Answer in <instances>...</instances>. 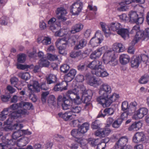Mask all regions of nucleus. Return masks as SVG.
I'll return each instance as SVG.
<instances>
[{
	"mask_svg": "<svg viewBox=\"0 0 149 149\" xmlns=\"http://www.w3.org/2000/svg\"><path fill=\"white\" fill-rule=\"evenodd\" d=\"M87 67L92 70L91 72L93 74L97 76L104 77L109 75L103 68L102 62L99 60H94L90 62L87 65Z\"/></svg>",
	"mask_w": 149,
	"mask_h": 149,
	"instance_id": "f257e3e1",
	"label": "nucleus"
},
{
	"mask_svg": "<svg viewBox=\"0 0 149 149\" xmlns=\"http://www.w3.org/2000/svg\"><path fill=\"white\" fill-rule=\"evenodd\" d=\"M141 16H139L136 12L131 11V23H135L137 25L133 27L131 30V34L136 33L141 31L139 25L143 23L144 18L143 14H141Z\"/></svg>",
	"mask_w": 149,
	"mask_h": 149,
	"instance_id": "f03ea898",
	"label": "nucleus"
},
{
	"mask_svg": "<svg viewBox=\"0 0 149 149\" xmlns=\"http://www.w3.org/2000/svg\"><path fill=\"white\" fill-rule=\"evenodd\" d=\"M111 92V87L109 85L106 84H103L100 87L99 93L100 96L97 98V101L99 103L101 100L108 97Z\"/></svg>",
	"mask_w": 149,
	"mask_h": 149,
	"instance_id": "7ed1b4c3",
	"label": "nucleus"
},
{
	"mask_svg": "<svg viewBox=\"0 0 149 149\" xmlns=\"http://www.w3.org/2000/svg\"><path fill=\"white\" fill-rule=\"evenodd\" d=\"M65 96L72 102H73L77 104L81 103V99L79 95V91L76 88L68 90L65 93Z\"/></svg>",
	"mask_w": 149,
	"mask_h": 149,
	"instance_id": "20e7f679",
	"label": "nucleus"
},
{
	"mask_svg": "<svg viewBox=\"0 0 149 149\" xmlns=\"http://www.w3.org/2000/svg\"><path fill=\"white\" fill-rule=\"evenodd\" d=\"M26 113H27L26 111L25 110H22V109L14 111L10 114L9 118L6 122H4V124L7 125H12V123L14 119L17 118Z\"/></svg>",
	"mask_w": 149,
	"mask_h": 149,
	"instance_id": "39448f33",
	"label": "nucleus"
},
{
	"mask_svg": "<svg viewBox=\"0 0 149 149\" xmlns=\"http://www.w3.org/2000/svg\"><path fill=\"white\" fill-rule=\"evenodd\" d=\"M144 33L142 31H141L136 33L133 40L131 42V54H134L135 52V49L134 46L140 40H146L145 37L144 36Z\"/></svg>",
	"mask_w": 149,
	"mask_h": 149,
	"instance_id": "423d86ee",
	"label": "nucleus"
},
{
	"mask_svg": "<svg viewBox=\"0 0 149 149\" xmlns=\"http://www.w3.org/2000/svg\"><path fill=\"white\" fill-rule=\"evenodd\" d=\"M119 97V95L116 93H113L112 95L101 100L99 103L103 107H108L113 102H115Z\"/></svg>",
	"mask_w": 149,
	"mask_h": 149,
	"instance_id": "0eeeda50",
	"label": "nucleus"
},
{
	"mask_svg": "<svg viewBox=\"0 0 149 149\" xmlns=\"http://www.w3.org/2000/svg\"><path fill=\"white\" fill-rule=\"evenodd\" d=\"M72 104V102L70 101H65L63 105V109L64 110L70 109V111L72 112L76 113H79L81 110V107L77 106H73Z\"/></svg>",
	"mask_w": 149,
	"mask_h": 149,
	"instance_id": "6e6552de",
	"label": "nucleus"
},
{
	"mask_svg": "<svg viewBox=\"0 0 149 149\" xmlns=\"http://www.w3.org/2000/svg\"><path fill=\"white\" fill-rule=\"evenodd\" d=\"M83 4L80 1L78 0L74 2L71 6L70 11L73 15H77L81 11Z\"/></svg>",
	"mask_w": 149,
	"mask_h": 149,
	"instance_id": "1a4fd4ad",
	"label": "nucleus"
},
{
	"mask_svg": "<svg viewBox=\"0 0 149 149\" xmlns=\"http://www.w3.org/2000/svg\"><path fill=\"white\" fill-rule=\"evenodd\" d=\"M130 113L129 111L125 112L122 113L121 115V118H118L114 121L112 124V126L115 128L119 127L123 120L130 115Z\"/></svg>",
	"mask_w": 149,
	"mask_h": 149,
	"instance_id": "9d476101",
	"label": "nucleus"
},
{
	"mask_svg": "<svg viewBox=\"0 0 149 149\" xmlns=\"http://www.w3.org/2000/svg\"><path fill=\"white\" fill-rule=\"evenodd\" d=\"M148 113V109L146 108H141L135 112L132 116L133 119L137 120L142 118Z\"/></svg>",
	"mask_w": 149,
	"mask_h": 149,
	"instance_id": "9b49d317",
	"label": "nucleus"
},
{
	"mask_svg": "<svg viewBox=\"0 0 149 149\" xmlns=\"http://www.w3.org/2000/svg\"><path fill=\"white\" fill-rule=\"evenodd\" d=\"M29 89L31 91L38 93L40 91V87L38 82L36 81H31L30 84L28 85Z\"/></svg>",
	"mask_w": 149,
	"mask_h": 149,
	"instance_id": "f8f14e48",
	"label": "nucleus"
},
{
	"mask_svg": "<svg viewBox=\"0 0 149 149\" xmlns=\"http://www.w3.org/2000/svg\"><path fill=\"white\" fill-rule=\"evenodd\" d=\"M67 13L65 10L64 8L61 7L57 9L56 14L58 19L61 21H65L66 18L65 17V15Z\"/></svg>",
	"mask_w": 149,
	"mask_h": 149,
	"instance_id": "ddd939ff",
	"label": "nucleus"
},
{
	"mask_svg": "<svg viewBox=\"0 0 149 149\" xmlns=\"http://www.w3.org/2000/svg\"><path fill=\"white\" fill-rule=\"evenodd\" d=\"M145 136L143 132H137L133 137L132 141L135 143H138L139 142L144 141Z\"/></svg>",
	"mask_w": 149,
	"mask_h": 149,
	"instance_id": "4468645a",
	"label": "nucleus"
},
{
	"mask_svg": "<svg viewBox=\"0 0 149 149\" xmlns=\"http://www.w3.org/2000/svg\"><path fill=\"white\" fill-rule=\"evenodd\" d=\"M21 108L23 109L22 110H25L27 112V113L24 114V115H27L29 112L27 110H33L34 109L32 103L29 102H21Z\"/></svg>",
	"mask_w": 149,
	"mask_h": 149,
	"instance_id": "2eb2a0df",
	"label": "nucleus"
},
{
	"mask_svg": "<svg viewBox=\"0 0 149 149\" xmlns=\"http://www.w3.org/2000/svg\"><path fill=\"white\" fill-rule=\"evenodd\" d=\"M91 98V95H88L87 91H83L82 96L81 98V100H82L84 103H86V106H88L91 104L90 101Z\"/></svg>",
	"mask_w": 149,
	"mask_h": 149,
	"instance_id": "dca6fc26",
	"label": "nucleus"
},
{
	"mask_svg": "<svg viewBox=\"0 0 149 149\" xmlns=\"http://www.w3.org/2000/svg\"><path fill=\"white\" fill-rule=\"evenodd\" d=\"M115 53L114 50H107L104 53L103 56V60L104 63L106 61H109L114 56Z\"/></svg>",
	"mask_w": 149,
	"mask_h": 149,
	"instance_id": "f3484780",
	"label": "nucleus"
},
{
	"mask_svg": "<svg viewBox=\"0 0 149 149\" xmlns=\"http://www.w3.org/2000/svg\"><path fill=\"white\" fill-rule=\"evenodd\" d=\"M77 71L74 69L70 70L69 72L65 74L64 77V79L66 82L71 81L74 77L76 74Z\"/></svg>",
	"mask_w": 149,
	"mask_h": 149,
	"instance_id": "a211bd4d",
	"label": "nucleus"
},
{
	"mask_svg": "<svg viewBox=\"0 0 149 149\" xmlns=\"http://www.w3.org/2000/svg\"><path fill=\"white\" fill-rule=\"evenodd\" d=\"M84 25L81 23H78L73 25L71 28L70 32L72 34L80 32L83 29Z\"/></svg>",
	"mask_w": 149,
	"mask_h": 149,
	"instance_id": "6ab92c4d",
	"label": "nucleus"
},
{
	"mask_svg": "<svg viewBox=\"0 0 149 149\" xmlns=\"http://www.w3.org/2000/svg\"><path fill=\"white\" fill-rule=\"evenodd\" d=\"M140 63V58L139 56H134L131 60V65L132 67L137 68Z\"/></svg>",
	"mask_w": 149,
	"mask_h": 149,
	"instance_id": "aec40b11",
	"label": "nucleus"
},
{
	"mask_svg": "<svg viewBox=\"0 0 149 149\" xmlns=\"http://www.w3.org/2000/svg\"><path fill=\"white\" fill-rule=\"evenodd\" d=\"M67 39L65 37L58 39L55 42L57 47H59V46L62 47L65 46V48L67 47Z\"/></svg>",
	"mask_w": 149,
	"mask_h": 149,
	"instance_id": "412c9836",
	"label": "nucleus"
},
{
	"mask_svg": "<svg viewBox=\"0 0 149 149\" xmlns=\"http://www.w3.org/2000/svg\"><path fill=\"white\" fill-rule=\"evenodd\" d=\"M113 46L114 49L113 50L117 52H122L125 50L124 46L121 43H115L113 44Z\"/></svg>",
	"mask_w": 149,
	"mask_h": 149,
	"instance_id": "4be33fe9",
	"label": "nucleus"
},
{
	"mask_svg": "<svg viewBox=\"0 0 149 149\" xmlns=\"http://www.w3.org/2000/svg\"><path fill=\"white\" fill-rule=\"evenodd\" d=\"M47 84H50L56 82L57 77L56 76L52 74L47 75L45 77Z\"/></svg>",
	"mask_w": 149,
	"mask_h": 149,
	"instance_id": "5701e85b",
	"label": "nucleus"
},
{
	"mask_svg": "<svg viewBox=\"0 0 149 149\" xmlns=\"http://www.w3.org/2000/svg\"><path fill=\"white\" fill-rule=\"evenodd\" d=\"M114 112V110L112 108H107L105 109L103 111V112L105 114H103L102 112L100 111L97 116V117H104L107 114H108L109 115H111L113 114Z\"/></svg>",
	"mask_w": 149,
	"mask_h": 149,
	"instance_id": "b1692460",
	"label": "nucleus"
},
{
	"mask_svg": "<svg viewBox=\"0 0 149 149\" xmlns=\"http://www.w3.org/2000/svg\"><path fill=\"white\" fill-rule=\"evenodd\" d=\"M120 62L122 65H125L128 63L130 60V56L126 54H122L120 56Z\"/></svg>",
	"mask_w": 149,
	"mask_h": 149,
	"instance_id": "393cba45",
	"label": "nucleus"
},
{
	"mask_svg": "<svg viewBox=\"0 0 149 149\" xmlns=\"http://www.w3.org/2000/svg\"><path fill=\"white\" fill-rule=\"evenodd\" d=\"M117 33L124 38L126 37L128 38H130L129 31L127 29L122 28V27L119 30L117 31Z\"/></svg>",
	"mask_w": 149,
	"mask_h": 149,
	"instance_id": "a878e982",
	"label": "nucleus"
},
{
	"mask_svg": "<svg viewBox=\"0 0 149 149\" xmlns=\"http://www.w3.org/2000/svg\"><path fill=\"white\" fill-rule=\"evenodd\" d=\"M15 142L13 140H7L6 143H0V149H7L8 147H10L14 145Z\"/></svg>",
	"mask_w": 149,
	"mask_h": 149,
	"instance_id": "bb28decb",
	"label": "nucleus"
},
{
	"mask_svg": "<svg viewBox=\"0 0 149 149\" xmlns=\"http://www.w3.org/2000/svg\"><path fill=\"white\" fill-rule=\"evenodd\" d=\"M89 128V124L88 123H84L82 125L79 127V131L81 133V135L82 136L83 134L86 132Z\"/></svg>",
	"mask_w": 149,
	"mask_h": 149,
	"instance_id": "cd10ccee",
	"label": "nucleus"
},
{
	"mask_svg": "<svg viewBox=\"0 0 149 149\" xmlns=\"http://www.w3.org/2000/svg\"><path fill=\"white\" fill-rule=\"evenodd\" d=\"M38 63L41 67H47L49 66L50 63L46 58H42L39 60Z\"/></svg>",
	"mask_w": 149,
	"mask_h": 149,
	"instance_id": "c85d7f7f",
	"label": "nucleus"
},
{
	"mask_svg": "<svg viewBox=\"0 0 149 149\" xmlns=\"http://www.w3.org/2000/svg\"><path fill=\"white\" fill-rule=\"evenodd\" d=\"M58 115L60 117L63 118L65 121L72 119L73 118L72 115L70 113L65 112L64 113H58Z\"/></svg>",
	"mask_w": 149,
	"mask_h": 149,
	"instance_id": "c756f323",
	"label": "nucleus"
},
{
	"mask_svg": "<svg viewBox=\"0 0 149 149\" xmlns=\"http://www.w3.org/2000/svg\"><path fill=\"white\" fill-rule=\"evenodd\" d=\"M100 24L102 29V31L106 34H107V35H106V36L108 37L109 36V34L110 33V29L109 28L105 23L100 22Z\"/></svg>",
	"mask_w": 149,
	"mask_h": 149,
	"instance_id": "7c9ffc66",
	"label": "nucleus"
},
{
	"mask_svg": "<svg viewBox=\"0 0 149 149\" xmlns=\"http://www.w3.org/2000/svg\"><path fill=\"white\" fill-rule=\"evenodd\" d=\"M67 89L66 86H64L62 83H58L54 86V89L55 91H62L63 90H67Z\"/></svg>",
	"mask_w": 149,
	"mask_h": 149,
	"instance_id": "2f4dec72",
	"label": "nucleus"
},
{
	"mask_svg": "<svg viewBox=\"0 0 149 149\" xmlns=\"http://www.w3.org/2000/svg\"><path fill=\"white\" fill-rule=\"evenodd\" d=\"M22 132L21 130H18L17 131L14 132L12 135L13 139H10V140L7 139V140L8 141V140H13L14 141L15 144V140L19 137L22 136Z\"/></svg>",
	"mask_w": 149,
	"mask_h": 149,
	"instance_id": "473e14b6",
	"label": "nucleus"
},
{
	"mask_svg": "<svg viewBox=\"0 0 149 149\" xmlns=\"http://www.w3.org/2000/svg\"><path fill=\"white\" fill-rule=\"evenodd\" d=\"M142 125V124L141 121L135 122L131 125V130L137 131L141 127Z\"/></svg>",
	"mask_w": 149,
	"mask_h": 149,
	"instance_id": "72a5a7b5",
	"label": "nucleus"
},
{
	"mask_svg": "<svg viewBox=\"0 0 149 149\" xmlns=\"http://www.w3.org/2000/svg\"><path fill=\"white\" fill-rule=\"evenodd\" d=\"M101 42V40L98 38H93L90 41V45L93 47L97 46L98 44H100Z\"/></svg>",
	"mask_w": 149,
	"mask_h": 149,
	"instance_id": "f704fd0d",
	"label": "nucleus"
},
{
	"mask_svg": "<svg viewBox=\"0 0 149 149\" xmlns=\"http://www.w3.org/2000/svg\"><path fill=\"white\" fill-rule=\"evenodd\" d=\"M122 27L121 25L119 23H112L111 24L110 28L112 30L116 31L119 30Z\"/></svg>",
	"mask_w": 149,
	"mask_h": 149,
	"instance_id": "c9c22d12",
	"label": "nucleus"
},
{
	"mask_svg": "<svg viewBox=\"0 0 149 149\" xmlns=\"http://www.w3.org/2000/svg\"><path fill=\"white\" fill-rule=\"evenodd\" d=\"M17 75L20 78L25 80L29 79L30 78V74L28 72H20Z\"/></svg>",
	"mask_w": 149,
	"mask_h": 149,
	"instance_id": "e433bc0d",
	"label": "nucleus"
},
{
	"mask_svg": "<svg viewBox=\"0 0 149 149\" xmlns=\"http://www.w3.org/2000/svg\"><path fill=\"white\" fill-rule=\"evenodd\" d=\"M102 52L98 49L93 52L90 55V58L92 59L98 58L102 54Z\"/></svg>",
	"mask_w": 149,
	"mask_h": 149,
	"instance_id": "4c0bfd02",
	"label": "nucleus"
},
{
	"mask_svg": "<svg viewBox=\"0 0 149 149\" xmlns=\"http://www.w3.org/2000/svg\"><path fill=\"white\" fill-rule=\"evenodd\" d=\"M86 44L87 41L86 40L84 39H81L79 41V44L75 46V48L76 49H81L86 46Z\"/></svg>",
	"mask_w": 149,
	"mask_h": 149,
	"instance_id": "58836bf2",
	"label": "nucleus"
},
{
	"mask_svg": "<svg viewBox=\"0 0 149 149\" xmlns=\"http://www.w3.org/2000/svg\"><path fill=\"white\" fill-rule=\"evenodd\" d=\"M149 80V76L148 75L145 74L140 78L139 82L141 84H145L147 83Z\"/></svg>",
	"mask_w": 149,
	"mask_h": 149,
	"instance_id": "ea45409f",
	"label": "nucleus"
},
{
	"mask_svg": "<svg viewBox=\"0 0 149 149\" xmlns=\"http://www.w3.org/2000/svg\"><path fill=\"white\" fill-rule=\"evenodd\" d=\"M47 101L49 104L54 106H55L56 104V99L53 95H51L49 97Z\"/></svg>",
	"mask_w": 149,
	"mask_h": 149,
	"instance_id": "a19ab883",
	"label": "nucleus"
},
{
	"mask_svg": "<svg viewBox=\"0 0 149 149\" xmlns=\"http://www.w3.org/2000/svg\"><path fill=\"white\" fill-rule=\"evenodd\" d=\"M56 21V19L53 17L50 19L48 21V24L50 25V29L52 31L56 29V27L54 25Z\"/></svg>",
	"mask_w": 149,
	"mask_h": 149,
	"instance_id": "79ce46f5",
	"label": "nucleus"
},
{
	"mask_svg": "<svg viewBox=\"0 0 149 149\" xmlns=\"http://www.w3.org/2000/svg\"><path fill=\"white\" fill-rule=\"evenodd\" d=\"M70 68V66L67 64H65L62 65L60 67V70L61 72L64 73H66L67 72Z\"/></svg>",
	"mask_w": 149,
	"mask_h": 149,
	"instance_id": "37998d69",
	"label": "nucleus"
},
{
	"mask_svg": "<svg viewBox=\"0 0 149 149\" xmlns=\"http://www.w3.org/2000/svg\"><path fill=\"white\" fill-rule=\"evenodd\" d=\"M71 134L75 138L82 136L81 133L79 131V128L77 130L76 129L72 130L71 132Z\"/></svg>",
	"mask_w": 149,
	"mask_h": 149,
	"instance_id": "c03bdc74",
	"label": "nucleus"
},
{
	"mask_svg": "<svg viewBox=\"0 0 149 149\" xmlns=\"http://www.w3.org/2000/svg\"><path fill=\"white\" fill-rule=\"evenodd\" d=\"M10 81L11 84L13 86L17 88L18 90H21V88H18L16 86L18 81V79L17 78L15 77H13L11 78Z\"/></svg>",
	"mask_w": 149,
	"mask_h": 149,
	"instance_id": "a18cd8bd",
	"label": "nucleus"
},
{
	"mask_svg": "<svg viewBox=\"0 0 149 149\" xmlns=\"http://www.w3.org/2000/svg\"><path fill=\"white\" fill-rule=\"evenodd\" d=\"M28 138L26 137H24L19 139V144L23 146L26 145L28 143Z\"/></svg>",
	"mask_w": 149,
	"mask_h": 149,
	"instance_id": "49530a36",
	"label": "nucleus"
},
{
	"mask_svg": "<svg viewBox=\"0 0 149 149\" xmlns=\"http://www.w3.org/2000/svg\"><path fill=\"white\" fill-rule=\"evenodd\" d=\"M26 58V56L25 54H19L18 55V61L20 63H23L25 61Z\"/></svg>",
	"mask_w": 149,
	"mask_h": 149,
	"instance_id": "de8ad7c7",
	"label": "nucleus"
},
{
	"mask_svg": "<svg viewBox=\"0 0 149 149\" xmlns=\"http://www.w3.org/2000/svg\"><path fill=\"white\" fill-rule=\"evenodd\" d=\"M19 108H21V102L19 103L13 104L9 107V109L10 110H16Z\"/></svg>",
	"mask_w": 149,
	"mask_h": 149,
	"instance_id": "09e8293b",
	"label": "nucleus"
},
{
	"mask_svg": "<svg viewBox=\"0 0 149 149\" xmlns=\"http://www.w3.org/2000/svg\"><path fill=\"white\" fill-rule=\"evenodd\" d=\"M105 63H109L110 65L112 66H114L118 64V61L116 58L115 57L111 59L109 61H106Z\"/></svg>",
	"mask_w": 149,
	"mask_h": 149,
	"instance_id": "8fccbe9b",
	"label": "nucleus"
},
{
	"mask_svg": "<svg viewBox=\"0 0 149 149\" xmlns=\"http://www.w3.org/2000/svg\"><path fill=\"white\" fill-rule=\"evenodd\" d=\"M123 2L120 3H119V5L120 6V7H118L117 8V10L118 11H126L129 8V6H127L126 5L123 6Z\"/></svg>",
	"mask_w": 149,
	"mask_h": 149,
	"instance_id": "3c124183",
	"label": "nucleus"
},
{
	"mask_svg": "<svg viewBox=\"0 0 149 149\" xmlns=\"http://www.w3.org/2000/svg\"><path fill=\"white\" fill-rule=\"evenodd\" d=\"M100 122L96 120L92 123L91 127L93 129H98L100 128Z\"/></svg>",
	"mask_w": 149,
	"mask_h": 149,
	"instance_id": "603ef678",
	"label": "nucleus"
},
{
	"mask_svg": "<svg viewBox=\"0 0 149 149\" xmlns=\"http://www.w3.org/2000/svg\"><path fill=\"white\" fill-rule=\"evenodd\" d=\"M57 99L58 102H60L62 101V106L63 109V105L64 104L65 102L66 101H70V100H69L67 98L66 96H64L63 97L61 95H59Z\"/></svg>",
	"mask_w": 149,
	"mask_h": 149,
	"instance_id": "864d4df0",
	"label": "nucleus"
},
{
	"mask_svg": "<svg viewBox=\"0 0 149 149\" xmlns=\"http://www.w3.org/2000/svg\"><path fill=\"white\" fill-rule=\"evenodd\" d=\"M29 98L33 102H35L37 100V97L36 95L33 93V92L30 91L29 93Z\"/></svg>",
	"mask_w": 149,
	"mask_h": 149,
	"instance_id": "5fc2aeb1",
	"label": "nucleus"
},
{
	"mask_svg": "<svg viewBox=\"0 0 149 149\" xmlns=\"http://www.w3.org/2000/svg\"><path fill=\"white\" fill-rule=\"evenodd\" d=\"M42 42L44 45H47L51 43V39L48 37H45L42 41Z\"/></svg>",
	"mask_w": 149,
	"mask_h": 149,
	"instance_id": "6e6d98bb",
	"label": "nucleus"
},
{
	"mask_svg": "<svg viewBox=\"0 0 149 149\" xmlns=\"http://www.w3.org/2000/svg\"><path fill=\"white\" fill-rule=\"evenodd\" d=\"M80 36L78 35H74L71 38V40L72 41L71 43L73 45H74L75 43L77 42L78 40L79 39Z\"/></svg>",
	"mask_w": 149,
	"mask_h": 149,
	"instance_id": "4d7b16f0",
	"label": "nucleus"
},
{
	"mask_svg": "<svg viewBox=\"0 0 149 149\" xmlns=\"http://www.w3.org/2000/svg\"><path fill=\"white\" fill-rule=\"evenodd\" d=\"M98 140L92 138H90L88 139V143L91 146H93L97 144Z\"/></svg>",
	"mask_w": 149,
	"mask_h": 149,
	"instance_id": "13d9d810",
	"label": "nucleus"
},
{
	"mask_svg": "<svg viewBox=\"0 0 149 149\" xmlns=\"http://www.w3.org/2000/svg\"><path fill=\"white\" fill-rule=\"evenodd\" d=\"M11 125L12 126V129L17 130H19V129L22 128L23 127L22 124L18 123Z\"/></svg>",
	"mask_w": 149,
	"mask_h": 149,
	"instance_id": "bf43d9fd",
	"label": "nucleus"
},
{
	"mask_svg": "<svg viewBox=\"0 0 149 149\" xmlns=\"http://www.w3.org/2000/svg\"><path fill=\"white\" fill-rule=\"evenodd\" d=\"M81 54L79 52L72 51L70 53V56L72 58H75L79 56Z\"/></svg>",
	"mask_w": 149,
	"mask_h": 149,
	"instance_id": "052dcab7",
	"label": "nucleus"
},
{
	"mask_svg": "<svg viewBox=\"0 0 149 149\" xmlns=\"http://www.w3.org/2000/svg\"><path fill=\"white\" fill-rule=\"evenodd\" d=\"M85 65L84 63H81L79 64L77 66V70L79 72H82L85 69Z\"/></svg>",
	"mask_w": 149,
	"mask_h": 149,
	"instance_id": "680f3d73",
	"label": "nucleus"
},
{
	"mask_svg": "<svg viewBox=\"0 0 149 149\" xmlns=\"http://www.w3.org/2000/svg\"><path fill=\"white\" fill-rule=\"evenodd\" d=\"M139 57L140 58L141 62L142 61L143 62H146V63L148 61V57L146 55L142 54Z\"/></svg>",
	"mask_w": 149,
	"mask_h": 149,
	"instance_id": "e2e57ef3",
	"label": "nucleus"
},
{
	"mask_svg": "<svg viewBox=\"0 0 149 149\" xmlns=\"http://www.w3.org/2000/svg\"><path fill=\"white\" fill-rule=\"evenodd\" d=\"M59 49V53L62 55H65L66 54V53L65 51V49L66 48H65V46H64V47H57Z\"/></svg>",
	"mask_w": 149,
	"mask_h": 149,
	"instance_id": "0e129e2a",
	"label": "nucleus"
},
{
	"mask_svg": "<svg viewBox=\"0 0 149 149\" xmlns=\"http://www.w3.org/2000/svg\"><path fill=\"white\" fill-rule=\"evenodd\" d=\"M31 66L26 65H22L21 64L17 65V68L19 69L24 70L26 69L30 68Z\"/></svg>",
	"mask_w": 149,
	"mask_h": 149,
	"instance_id": "69168bd1",
	"label": "nucleus"
},
{
	"mask_svg": "<svg viewBox=\"0 0 149 149\" xmlns=\"http://www.w3.org/2000/svg\"><path fill=\"white\" fill-rule=\"evenodd\" d=\"M40 89L44 90H47L49 89L48 86L45 82H42L40 85Z\"/></svg>",
	"mask_w": 149,
	"mask_h": 149,
	"instance_id": "338daca9",
	"label": "nucleus"
},
{
	"mask_svg": "<svg viewBox=\"0 0 149 149\" xmlns=\"http://www.w3.org/2000/svg\"><path fill=\"white\" fill-rule=\"evenodd\" d=\"M48 58L51 61H54L58 59L57 56L56 55H54L50 54H47Z\"/></svg>",
	"mask_w": 149,
	"mask_h": 149,
	"instance_id": "774afa93",
	"label": "nucleus"
}]
</instances>
